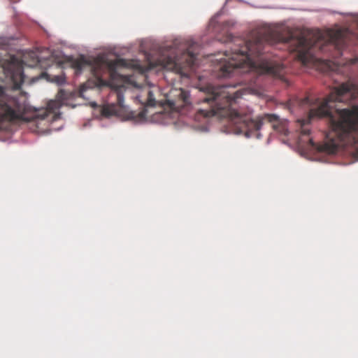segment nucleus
<instances>
[{
	"label": "nucleus",
	"instance_id": "obj_1",
	"mask_svg": "<svg viewBox=\"0 0 358 358\" xmlns=\"http://www.w3.org/2000/svg\"><path fill=\"white\" fill-rule=\"evenodd\" d=\"M348 29H330L326 33L318 31L317 41L313 43L306 37L301 36L294 38L292 34L284 36L278 27L264 25L252 31L248 38H234L227 34L220 40L223 43L232 42L230 51L224 52V57L217 59L219 76L227 77L235 71L246 72L259 67L262 73L281 77L284 73L283 64L266 58H259L268 52L271 45L278 43H289L292 51L296 53V57L306 65L315 59L316 50L324 51L329 45L338 50L343 49L347 43Z\"/></svg>",
	"mask_w": 358,
	"mask_h": 358
},
{
	"label": "nucleus",
	"instance_id": "obj_2",
	"mask_svg": "<svg viewBox=\"0 0 358 358\" xmlns=\"http://www.w3.org/2000/svg\"><path fill=\"white\" fill-rule=\"evenodd\" d=\"M236 85H208L206 87L207 96L203 101L210 106V110H200L205 117L220 116L227 118L228 132L244 134L247 137L253 136L259 138V131L265 123H271L274 129H278V117L273 114H265L256 119L252 117V110L242 104L238 108L235 104L242 94V90H236Z\"/></svg>",
	"mask_w": 358,
	"mask_h": 358
},
{
	"label": "nucleus",
	"instance_id": "obj_3",
	"mask_svg": "<svg viewBox=\"0 0 358 358\" xmlns=\"http://www.w3.org/2000/svg\"><path fill=\"white\" fill-rule=\"evenodd\" d=\"M194 43L188 41L185 43L181 44L178 40H176L173 43L174 51L171 53L175 54L176 51H180L181 55L171 56L169 55H163L157 61L156 64H150V69H153L155 66H161L162 68L168 71H175L177 73L185 75V71L192 68L196 62V55L194 52Z\"/></svg>",
	"mask_w": 358,
	"mask_h": 358
},
{
	"label": "nucleus",
	"instance_id": "obj_4",
	"mask_svg": "<svg viewBox=\"0 0 358 358\" xmlns=\"http://www.w3.org/2000/svg\"><path fill=\"white\" fill-rule=\"evenodd\" d=\"M31 110L24 100L20 101L15 97L8 98L3 94L0 87V130L7 127L8 122L15 120H27L26 115Z\"/></svg>",
	"mask_w": 358,
	"mask_h": 358
},
{
	"label": "nucleus",
	"instance_id": "obj_5",
	"mask_svg": "<svg viewBox=\"0 0 358 358\" xmlns=\"http://www.w3.org/2000/svg\"><path fill=\"white\" fill-rule=\"evenodd\" d=\"M73 96V94L71 92L60 90L57 93V99L50 101L46 108L34 109L31 119L34 120H45L48 119L50 116H51V118L48 121H55L59 119L61 115L59 109L63 105H67V99Z\"/></svg>",
	"mask_w": 358,
	"mask_h": 358
},
{
	"label": "nucleus",
	"instance_id": "obj_6",
	"mask_svg": "<svg viewBox=\"0 0 358 358\" xmlns=\"http://www.w3.org/2000/svg\"><path fill=\"white\" fill-rule=\"evenodd\" d=\"M166 104L171 111L181 115L187 114L192 108L189 94L181 88L172 89L167 97Z\"/></svg>",
	"mask_w": 358,
	"mask_h": 358
},
{
	"label": "nucleus",
	"instance_id": "obj_7",
	"mask_svg": "<svg viewBox=\"0 0 358 358\" xmlns=\"http://www.w3.org/2000/svg\"><path fill=\"white\" fill-rule=\"evenodd\" d=\"M125 61L122 59H117L113 62H107L106 66L108 69L110 81H106L101 78L99 72L94 69V74L96 77L99 84L100 85H113V83L119 78H121V76L117 72L116 67L118 66H124Z\"/></svg>",
	"mask_w": 358,
	"mask_h": 358
},
{
	"label": "nucleus",
	"instance_id": "obj_8",
	"mask_svg": "<svg viewBox=\"0 0 358 358\" xmlns=\"http://www.w3.org/2000/svg\"><path fill=\"white\" fill-rule=\"evenodd\" d=\"M115 87V86H113ZM116 103L104 105L101 108V115L104 117H110L112 115H118L123 110L124 96L120 89L115 87Z\"/></svg>",
	"mask_w": 358,
	"mask_h": 358
},
{
	"label": "nucleus",
	"instance_id": "obj_9",
	"mask_svg": "<svg viewBox=\"0 0 358 358\" xmlns=\"http://www.w3.org/2000/svg\"><path fill=\"white\" fill-rule=\"evenodd\" d=\"M7 76H9L14 83V87L20 88L24 82V73L22 67L19 64L10 62L4 67Z\"/></svg>",
	"mask_w": 358,
	"mask_h": 358
},
{
	"label": "nucleus",
	"instance_id": "obj_10",
	"mask_svg": "<svg viewBox=\"0 0 358 358\" xmlns=\"http://www.w3.org/2000/svg\"><path fill=\"white\" fill-rule=\"evenodd\" d=\"M87 65H89V62L83 56L80 57L73 62V66L78 71H81Z\"/></svg>",
	"mask_w": 358,
	"mask_h": 358
},
{
	"label": "nucleus",
	"instance_id": "obj_11",
	"mask_svg": "<svg viewBox=\"0 0 358 358\" xmlns=\"http://www.w3.org/2000/svg\"><path fill=\"white\" fill-rule=\"evenodd\" d=\"M147 100L145 104L148 106H154L156 103L155 98L153 92L151 90H148L147 93Z\"/></svg>",
	"mask_w": 358,
	"mask_h": 358
},
{
	"label": "nucleus",
	"instance_id": "obj_12",
	"mask_svg": "<svg viewBox=\"0 0 358 358\" xmlns=\"http://www.w3.org/2000/svg\"><path fill=\"white\" fill-rule=\"evenodd\" d=\"M52 81L58 85H62L65 82V78L63 76H54Z\"/></svg>",
	"mask_w": 358,
	"mask_h": 358
},
{
	"label": "nucleus",
	"instance_id": "obj_13",
	"mask_svg": "<svg viewBox=\"0 0 358 358\" xmlns=\"http://www.w3.org/2000/svg\"><path fill=\"white\" fill-rule=\"evenodd\" d=\"M279 131L283 133L285 135L287 134V131L285 128H282V129H279Z\"/></svg>",
	"mask_w": 358,
	"mask_h": 358
},
{
	"label": "nucleus",
	"instance_id": "obj_14",
	"mask_svg": "<svg viewBox=\"0 0 358 358\" xmlns=\"http://www.w3.org/2000/svg\"><path fill=\"white\" fill-rule=\"evenodd\" d=\"M233 25V23L230 22H224V26L225 27H230V26H232Z\"/></svg>",
	"mask_w": 358,
	"mask_h": 358
},
{
	"label": "nucleus",
	"instance_id": "obj_15",
	"mask_svg": "<svg viewBox=\"0 0 358 358\" xmlns=\"http://www.w3.org/2000/svg\"><path fill=\"white\" fill-rule=\"evenodd\" d=\"M306 103H308L309 102V99L308 98L305 99L303 101Z\"/></svg>",
	"mask_w": 358,
	"mask_h": 358
}]
</instances>
